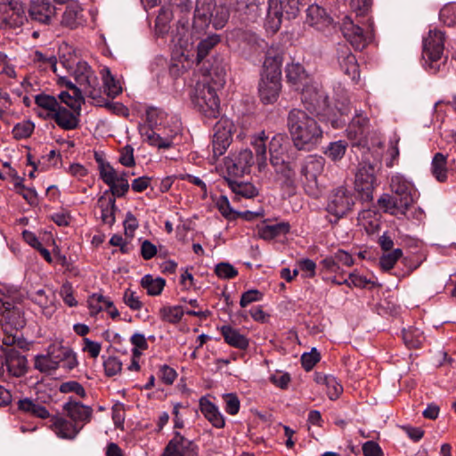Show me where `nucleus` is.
<instances>
[{
	"label": "nucleus",
	"instance_id": "nucleus-1",
	"mask_svg": "<svg viewBox=\"0 0 456 456\" xmlns=\"http://www.w3.org/2000/svg\"><path fill=\"white\" fill-rule=\"evenodd\" d=\"M287 127L293 145L298 151L314 150L323 136V131L318 122L300 109H292L289 112Z\"/></svg>",
	"mask_w": 456,
	"mask_h": 456
},
{
	"label": "nucleus",
	"instance_id": "nucleus-2",
	"mask_svg": "<svg viewBox=\"0 0 456 456\" xmlns=\"http://www.w3.org/2000/svg\"><path fill=\"white\" fill-rule=\"evenodd\" d=\"M283 54L274 49L267 51L258 83V97L263 104H273L281 91Z\"/></svg>",
	"mask_w": 456,
	"mask_h": 456
},
{
	"label": "nucleus",
	"instance_id": "nucleus-3",
	"mask_svg": "<svg viewBox=\"0 0 456 456\" xmlns=\"http://www.w3.org/2000/svg\"><path fill=\"white\" fill-rule=\"evenodd\" d=\"M264 0H232L227 5H216L212 12L211 23L216 29L224 27L230 14L240 23L256 22L263 14Z\"/></svg>",
	"mask_w": 456,
	"mask_h": 456
},
{
	"label": "nucleus",
	"instance_id": "nucleus-4",
	"mask_svg": "<svg viewBox=\"0 0 456 456\" xmlns=\"http://www.w3.org/2000/svg\"><path fill=\"white\" fill-rule=\"evenodd\" d=\"M220 36L216 34H212L200 40L197 45L196 61L198 64L202 63L203 68L206 69V72L208 76L212 77L215 75L217 77V80L215 82V84L223 86L226 74L225 66L223 63V59H215V61L212 64L209 63V60L205 61L210 51L220 43Z\"/></svg>",
	"mask_w": 456,
	"mask_h": 456
},
{
	"label": "nucleus",
	"instance_id": "nucleus-5",
	"mask_svg": "<svg viewBox=\"0 0 456 456\" xmlns=\"http://www.w3.org/2000/svg\"><path fill=\"white\" fill-rule=\"evenodd\" d=\"M301 101L305 108L320 118L330 120L337 126V120L330 118L331 109L327 94L317 86L309 85L301 89Z\"/></svg>",
	"mask_w": 456,
	"mask_h": 456
},
{
	"label": "nucleus",
	"instance_id": "nucleus-6",
	"mask_svg": "<svg viewBox=\"0 0 456 456\" xmlns=\"http://www.w3.org/2000/svg\"><path fill=\"white\" fill-rule=\"evenodd\" d=\"M356 197L353 191L344 186L334 189L329 198L326 207L328 213L334 216L330 219L331 224H338V220L353 210Z\"/></svg>",
	"mask_w": 456,
	"mask_h": 456
},
{
	"label": "nucleus",
	"instance_id": "nucleus-7",
	"mask_svg": "<svg viewBox=\"0 0 456 456\" xmlns=\"http://www.w3.org/2000/svg\"><path fill=\"white\" fill-rule=\"evenodd\" d=\"M192 102L206 117L216 118L219 114V97L216 88L208 83L197 84Z\"/></svg>",
	"mask_w": 456,
	"mask_h": 456
},
{
	"label": "nucleus",
	"instance_id": "nucleus-8",
	"mask_svg": "<svg viewBox=\"0 0 456 456\" xmlns=\"http://www.w3.org/2000/svg\"><path fill=\"white\" fill-rule=\"evenodd\" d=\"M376 166L365 160L359 164L355 174L354 189L358 193L359 199L364 202H370L373 200Z\"/></svg>",
	"mask_w": 456,
	"mask_h": 456
},
{
	"label": "nucleus",
	"instance_id": "nucleus-9",
	"mask_svg": "<svg viewBox=\"0 0 456 456\" xmlns=\"http://www.w3.org/2000/svg\"><path fill=\"white\" fill-rule=\"evenodd\" d=\"M444 50V34L437 29L430 30L428 36L423 40V59L429 62V69L435 74L439 70L436 64Z\"/></svg>",
	"mask_w": 456,
	"mask_h": 456
},
{
	"label": "nucleus",
	"instance_id": "nucleus-10",
	"mask_svg": "<svg viewBox=\"0 0 456 456\" xmlns=\"http://www.w3.org/2000/svg\"><path fill=\"white\" fill-rule=\"evenodd\" d=\"M391 191L397 197L401 214L405 215L415 201V191L413 185L402 175H395L391 178Z\"/></svg>",
	"mask_w": 456,
	"mask_h": 456
},
{
	"label": "nucleus",
	"instance_id": "nucleus-11",
	"mask_svg": "<svg viewBox=\"0 0 456 456\" xmlns=\"http://www.w3.org/2000/svg\"><path fill=\"white\" fill-rule=\"evenodd\" d=\"M0 324L4 332H7L8 329L17 332L26 325V321L20 308L0 299Z\"/></svg>",
	"mask_w": 456,
	"mask_h": 456
},
{
	"label": "nucleus",
	"instance_id": "nucleus-12",
	"mask_svg": "<svg viewBox=\"0 0 456 456\" xmlns=\"http://www.w3.org/2000/svg\"><path fill=\"white\" fill-rule=\"evenodd\" d=\"M232 123L227 119L218 121L214 126L213 153L222 156L232 142Z\"/></svg>",
	"mask_w": 456,
	"mask_h": 456
},
{
	"label": "nucleus",
	"instance_id": "nucleus-13",
	"mask_svg": "<svg viewBox=\"0 0 456 456\" xmlns=\"http://www.w3.org/2000/svg\"><path fill=\"white\" fill-rule=\"evenodd\" d=\"M337 59L344 74L353 81L357 82L360 77L359 65L348 45L338 44L337 48Z\"/></svg>",
	"mask_w": 456,
	"mask_h": 456
},
{
	"label": "nucleus",
	"instance_id": "nucleus-14",
	"mask_svg": "<svg viewBox=\"0 0 456 456\" xmlns=\"http://www.w3.org/2000/svg\"><path fill=\"white\" fill-rule=\"evenodd\" d=\"M28 13L32 21L49 25L56 14V8L51 0H31Z\"/></svg>",
	"mask_w": 456,
	"mask_h": 456
},
{
	"label": "nucleus",
	"instance_id": "nucleus-15",
	"mask_svg": "<svg viewBox=\"0 0 456 456\" xmlns=\"http://www.w3.org/2000/svg\"><path fill=\"white\" fill-rule=\"evenodd\" d=\"M74 78L77 84L84 88V93L92 98H95L97 77L86 61H78L74 70Z\"/></svg>",
	"mask_w": 456,
	"mask_h": 456
},
{
	"label": "nucleus",
	"instance_id": "nucleus-16",
	"mask_svg": "<svg viewBox=\"0 0 456 456\" xmlns=\"http://www.w3.org/2000/svg\"><path fill=\"white\" fill-rule=\"evenodd\" d=\"M216 0H196L192 28L200 32L211 23L212 12L215 11Z\"/></svg>",
	"mask_w": 456,
	"mask_h": 456
},
{
	"label": "nucleus",
	"instance_id": "nucleus-17",
	"mask_svg": "<svg viewBox=\"0 0 456 456\" xmlns=\"http://www.w3.org/2000/svg\"><path fill=\"white\" fill-rule=\"evenodd\" d=\"M196 445L186 439L180 432L175 431L174 437L168 442L162 456H196Z\"/></svg>",
	"mask_w": 456,
	"mask_h": 456
},
{
	"label": "nucleus",
	"instance_id": "nucleus-18",
	"mask_svg": "<svg viewBox=\"0 0 456 456\" xmlns=\"http://www.w3.org/2000/svg\"><path fill=\"white\" fill-rule=\"evenodd\" d=\"M39 116L45 119H53L58 126L64 130H73L77 128L79 126L80 115H77L74 110L70 111L61 104L53 113H47L45 116L40 114Z\"/></svg>",
	"mask_w": 456,
	"mask_h": 456
},
{
	"label": "nucleus",
	"instance_id": "nucleus-19",
	"mask_svg": "<svg viewBox=\"0 0 456 456\" xmlns=\"http://www.w3.org/2000/svg\"><path fill=\"white\" fill-rule=\"evenodd\" d=\"M63 411L74 422L87 423L91 420L93 409L69 397L62 406Z\"/></svg>",
	"mask_w": 456,
	"mask_h": 456
},
{
	"label": "nucleus",
	"instance_id": "nucleus-20",
	"mask_svg": "<svg viewBox=\"0 0 456 456\" xmlns=\"http://www.w3.org/2000/svg\"><path fill=\"white\" fill-rule=\"evenodd\" d=\"M342 33L347 42L355 49L362 50L367 45V40L363 29L346 17L342 26Z\"/></svg>",
	"mask_w": 456,
	"mask_h": 456
},
{
	"label": "nucleus",
	"instance_id": "nucleus-21",
	"mask_svg": "<svg viewBox=\"0 0 456 456\" xmlns=\"http://www.w3.org/2000/svg\"><path fill=\"white\" fill-rule=\"evenodd\" d=\"M27 358L13 348L5 352V364L8 371L15 376L20 377L27 372Z\"/></svg>",
	"mask_w": 456,
	"mask_h": 456
},
{
	"label": "nucleus",
	"instance_id": "nucleus-22",
	"mask_svg": "<svg viewBox=\"0 0 456 456\" xmlns=\"http://www.w3.org/2000/svg\"><path fill=\"white\" fill-rule=\"evenodd\" d=\"M108 195L109 191H105L104 193L98 198L97 207L101 209L102 221L111 226L116 221L115 213L118 208L116 206V199L114 197H108Z\"/></svg>",
	"mask_w": 456,
	"mask_h": 456
},
{
	"label": "nucleus",
	"instance_id": "nucleus-23",
	"mask_svg": "<svg viewBox=\"0 0 456 456\" xmlns=\"http://www.w3.org/2000/svg\"><path fill=\"white\" fill-rule=\"evenodd\" d=\"M268 8L265 18V27L273 33L277 32L281 25L284 13L280 0H268Z\"/></svg>",
	"mask_w": 456,
	"mask_h": 456
},
{
	"label": "nucleus",
	"instance_id": "nucleus-24",
	"mask_svg": "<svg viewBox=\"0 0 456 456\" xmlns=\"http://www.w3.org/2000/svg\"><path fill=\"white\" fill-rule=\"evenodd\" d=\"M51 423V427L54 433L59 437L64 439H74L81 429V427L77 428L75 424L62 417H52Z\"/></svg>",
	"mask_w": 456,
	"mask_h": 456
},
{
	"label": "nucleus",
	"instance_id": "nucleus-25",
	"mask_svg": "<svg viewBox=\"0 0 456 456\" xmlns=\"http://www.w3.org/2000/svg\"><path fill=\"white\" fill-rule=\"evenodd\" d=\"M200 408L205 418L216 428H222L225 425L224 418L218 407L205 397L200 400Z\"/></svg>",
	"mask_w": 456,
	"mask_h": 456
},
{
	"label": "nucleus",
	"instance_id": "nucleus-26",
	"mask_svg": "<svg viewBox=\"0 0 456 456\" xmlns=\"http://www.w3.org/2000/svg\"><path fill=\"white\" fill-rule=\"evenodd\" d=\"M305 22L310 26H315L320 28L330 24L332 18L327 13L324 8L317 4H312L306 9Z\"/></svg>",
	"mask_w": 456,
	"mask_h": 456
},
{
	"label": "nucleus",
	"instance_id": "nucleus-27",
	"mask_svg": "<svg viewBox=\"0 0 456 456\" xmlns=\"http://www.w3.org/2000/svg\"><path fill=\"white\" fill-rule=\"evenodd\" d=\"M224 181L235 194L234 200H239L240 197L253 199L258 195L257 189L250 183L237 182L229 177H224Z\"/></svg>",
	"mask_w": 456,
	"mask_h": 456
},
{
	"label": "nucleus",
	"instance_id": "nucleus-28",
	"mask_svg": "<svg viewBox=\"0 0 456 456\" xmlns=\"http://www.w3.org/2000/svg\"><path fill=\"white\" fill-rule=\"evenodd\" d=\"M220 331L225 343L229 346L240 350H245L248 347V339L240 334L238 330L229 325H224L221 327Z\"/></svg>",
	"mask_w": 456,
	"mask_h": 456
},
{
	"label": "nucleus",
	"instance_id": "nucleus-29",
	"mask_svg": "<svg viewBox=\"0 0 456 456\" xmlns=\"http://www.w3.org/2000/svg\"><path fill=\"white\" fill-rule=\"evenodd\" d=\"M282 189L292 191L296 189V172L289 162L280 166L275 170Z\"/></svg>",
	"mask_w": 456,
	"mask_h": 456
},
{
	"label": "nucleus",
	"instance_id": "nucleus-30",
	"mask_svg": "<svg viewBox=\"0 0 456 456\" xmlns=\"http://www.w3.org/2000/svg\"><path fill=\"white\" fill-rule=\"evenodd\" d=\"M18 410L23 413L43 419L50 417V413L45 406L28 397L19 400Z\"/></svg>",
	"mask_w": 456,
	"mask_h": 456
},
{
	"label": "nucleus",
	"instance_id": "nucleus-31",
	"mask_svg": "<svg viewBox=\"0 0 456 456\" xmlns=\"http://www.w3.org/2000/svg\"><path fill=\"white\" fill-rule=\"evenodd\" d=\"M286 77L288 82L297 86V90L302 86H309L306 82L307 75L304 67L299 63H292L286 68Z\"/></svg>",
	"mask_w": 456,
	"mask_h": 456
},
{
	"label": "nucleus",
	"instance_id": "nucleus-32",
	"mask_svg": "<svg viewBox=\"0 0 456 456\" xmlns=\"http://www.w3.org/2000/svg\"><path fill=\"white\" fill-rule=\"evenodd\" d=\"M447 158L441 152H436L432 159L431 172L436 179L440 182H445L447 179Z\"/></svg>",
	"mask_w": 456,
	"mask_h": 456
},
{
	"label": "nucleus",
	"instance_id": "nucleus-33",
	"mask_svg": "<svg viewBox=\"0 0 456 456\" xmlns=\"http://www.w3.org/2000/svg\"><path fill=\"white\" fill-rule=\"evenodd\" d=\"M290 225L287 222L265 225L260 228L258 234L264 240H272L275 237L285 235L289 232Z\"/></svg>",
	"mask_w": 456,
	"mask_h": 456
},
{
	"label": "nucleus",
	"instance_id": "nucleus-34",
	"mask_svg": "<svg viewBox=\"0 0 456 456\" xmlns=\"http://www.w3.org/2000/svg\"><path fill=\"white\" fill-rule=\"evenodd\" d=\"M253 153L250 150L241 151L236 158L232 167H229L228 169L237 175L239 173H245L248 168L253 165Z\"/></svg>",
	"mask_w": 456,
	"mask_h": 456
},
{
	"label": "nucleus",
	"instance_id": "nucleus-35",
	"mask_svg": "<svg viewBox=\"0 0 456 456\" xmlns=\"http://www.w3.org/2000/svg\"><path fill=\"white\" fill-rule=\"evenodd\" d=\"M82 9L77 3L68 4L66 11L62 15L61 25L75 28L79 24V16H81Z\"/></svg>",
	"mask_w": 456,
	"mask_h": 456
},
{
	"label": "nucleus",
	"instance_id": "nucleus-36",
	"mask_svg": "<svg viewBox=\"0 0 456 456\" xmlns=\"http://www.w3.org/2000/svg\"><path fill=\"white\" fill-rule=\"evenodd\" d=\"M166 285V280L158 277L153 279L150 274L144 275L141 280V286L147 290L150 296L160 295Z\"/></svg>",
	"mask_w": 456,
	"mask_h": 456
},
{
	"label": "nucleus",
	"instance_id": "nucleus-37",
	"mask_svg": "<svg viewBox=\"0 0 456 456\" xmlns=\"http://www.w3.org/2000/svg\"><path fill=\"white\" fill-rule=\"evenodd\" d=\"M145 135L148 143L159 149H169L174 145V135L162 136L151 129L147 131Z\"/></svg>",
	"mask_w": 456,
	"mask_h": 456
},
{
	"label": "nucleus",
	"instance_id": "nucleus-38",
	"mask_svg": "<svg viewBox=\"0 0 456 456\" xmlns=\"http://www.w3.org/2000/svg\"><path fill=\"white\" fill-rule=\"evenodd\" d=\"M348 143L346 141L339 140L331 142L324 150L323 153L332 161L340 160L346 151Z\"/></svg>",
	"mask_w": 456,
	"mask_h": 456
},
{
	"label": "nucleus",
	"instance_id": "nucleus-39",
	"mask_svg": "<svg viewBox=\"0 0 456 456\" xmlns=\"http://www.w3.org/2000/svg\"><path fill=\"white\" fill-rule=\"evenodd\" d=\"M403 339L404 344L409 348H419L424 340L422 332L414 327H410L408 330L403 329Z\"/></svg>",
	"mask_w": 456,
	"mask_h": 456
},
{
	"label": "nucleus",
	"instance_id": "nucleus-40",
	"mask_svg": "<svg viewBox=\"0 0 456 456\" xmlns=\"http://www.w3.org/2000/svg\"><path fill=\"white\" fill-rule=\"evenodd\" d=\"M34 368L42 373H51L59 366L48 352L47 354H38L35 357Z\"/></svg>",
	"mask_w": 456,
	"mask_h": 456
},
{
	"label": "nucleus",
	"instance_id": "nucleus-41",
	"mask_svg": "<svg viewBox=\"0 0 456 456\" xmlns=\"http://www.w3.org/2000/svg\"><path fill=\"white\" fill-rule=\"evenodd\" d=\"M184 314V310L181 305L164 306L159 310L160 318L164 322L173 324L178 323Z\"/></svg>",
	"mask_w": 456,
	"mask_h": 456
},
{
	"label": "nucleus",
	"instance_id": "nucleus-42",
	"mask_svg": "<svg viewBox=\"0 0 456 456\" xmlns=\"http://www.w3.org/2000/svg\"><path fill=\"white\" fill-rule=\"evenodd\" d=\"M397 197L394 195H390L387 193H384L378 200V204L380 208H382L385 212L395 215L396 212L401 213V208L398 204Z\"/></svg>",
	"mask_w": 456,
	"mask_h": 456
},
{
	"label": "nucleus",
	"instance_id": "nucleus-43",
	"mask_svg": "<svg viewBox=\"0 0 456 456\" xmlns=\"http://www.w3.org/2000/svg\"><path fill=\"white\" fill-rule=\"evenodd\" d=\"M280 3L289 20L297 18L305 5L303 0H280Z\"/></svg>",
	"mask_w": 456,
	"mask_h": 456
},
{
	"label": "nucleus",
	"instance_id": "nucleus-44",
	"mask_svg": "<svg viewBox=\"0 0 456 456\" xmlns=\"http://www.w3.org/2000/svg\"><path fill=\"white\" fill-rule=\"evenodd\" d=\"M216 205L219 212L224 218L232 221L236 220L239 217V211L234 210L231 207L229 200L226 196L221 195L216 200Z\"/></svg>",
	"mask_w": 456,
	"mask_h": 456
},
{
	"label": "nucleus",
	"instance_id": "nucleus-45",
	"mask_svg": "<svg viewBox=\"0 0 456 456\" xmlns=\"http://www.w3.org/2000/svg\"><path fill=\"white\" fill-rule=\"evenodd\" d=\"M265 139H268V137L265 136V134L263 133V136H259L253 142V147L256 151L258 168L260 171L266 166Z\"/></svg>",
	"mask_w": 456,
	"mask_h": 456
},
{
	"label": "nucleus",
	"instance_id": "nucleus-46",
	"mask_svg": "<svg viewBox=\"0 0 456 456\" xmlns=\"http://www.w3.org/2000/svg\"><path fill=\"white\" fill-rule=\"evenodd\" d=\"M35 102L38 107H41L46 110L48 113H53L56 109L59 108L60 103L54 96L40 94L36 95Z\"/></svg>",
	"mask_w": 456,
	"mask_h": 456
},
{
	"label": "nucleus",
	"instance_id": "nucleus-47",
	"mask_svg": "<svg viewBox=\"0 0 456 456\" xmlns=\"http://www.w3.org/2000/svg\"><path fill=\"white\" fill-rule=\"evenodd\" d=\"M35 128L33 122L27 120L18 123L12 128L13 138L16 140L25 139L31 135Z\"/></svg>",
	"mask_w": 456,
	"mask_h": 456
},
{
	"label": "nucleus",
	"instance_id": "nucleus-48",
	"mask_svg": "<svg viewBox=\"0 0 456 456\" xmlns=\"http://www.w3.org/2000/svg\"><path fill=\"white\" fill-rule=\"evenodd\" d=\"M403 256L401 248H395L392 252L384 254L379 258V265L383 271L392 269L396 261Z\"/></svg>",
	"mask_w": 456,
	"mask_h": 456
},
{
	"label": "nucleus",
	"instance_id": "nucleus-49",
	"mask_svg": "<svg viewBox=\"0 0 456 456\" xmlns=\"http://www.w3.org/2000/svg\"><path fill=\"white\" fill-rule=\"evenodd\" d=\"M59 391L63 394L75 393L81 398H85L86 396V392L84 387L75 380L61 383L60 385Z\"/></svg>",
	"mask_w": 456,
	"mask_h": 456
},
{
	"label": "nucleus",
	"instance_id": "nucleus-50",
	"mask_svg": "<svg viewBox=\"0 0 456 456\" xmlns=\"http://www.w3.org/2000/svg\"><path fill=\"white\" fill-rule=\"evenodd\" d=\"M321 354L316 348H312L311 352L304 353L301 356L302 367L306 370L310 371L314 366L320 362Z\"/></svg>",
	"mask_w": 456,
	"mask_h": 456
},
{
	"label": "nucleus",
	"instance_id": "nucleus-51",
	"mask_svg": "<svg viewBox=\"0 0 456 456\" xmlns=\"http://www.w3.org/2000/svg\"><path fill=\"white\" fill-rule=\"evenodd\" d=\"M49 353L56 363L60 367V364L72 353V349L68 346L52 345L48 348Z\"/></svg>",
	"mask_w": 456,
	"mask_h": 456
},
{
	"label": "nucleus",
	"instance_id": "nucleus-52",
	"mask_svg": "<svg viewBox=\"0 0 456 456\" xmlns=\"http://www.w3.org/2000/svg\"><path fill=\"white\" fill-rule=\"evenodd\" d=\"M280 142L276 137H273L270 142V163L274 167V170L278 168L280 166L286 163V161L279 156L278 147H280Z\"/></svg>",
	"mask_w": 456,
	"mask_h": 456
},
{
	"label": "nucleus",
	"instance_id": "nucleus-53",
	"mask_svg": "<svg viewBox=\"0 0 456 456\" xmlns=\"http://www.w3.org/2000/svg\"><path fill=\"white\" fill-rule=\"evenodd\" d=\"M216 274L222 279H232L238 275V271L229 263L222 262L216 265Z\"/></svg>",
	"mask_w": 456,
	"mask_h": 456
},
{
	"label": "nucleus",
	"instance_id": "nucleus-54",
	"mask_svg": "<svg viewBox=\"0 0 456 456\" xmlns=\"http://www.w3.org/2000/svg\"><path fill=\"white\" fill-rule=\"evenodd\" d=\"M103 367L106 376L112 377L122 370V362L118 358L110 356L104 361Z\"/></svg>",
	"mask_w": 456,
	"mask_h": 456
},
{
	"label": "nucleus",
	"instance_id": "nucleus-55",
	"mask_svg": "<svg viewBox=\"0 0 456 456\" xmlns=\"http://www.w3.org/2000/svg\"><path fill=\"white\" fill-rule=\"evenodd\" d=\"M224 400L225 403V411L228 414L235 415L239 412L240 403L236 394H225L224 395Z\"/></svg>",
	"mask_w": 456,
	"mask_h": 456
},
{
	"label": "nucleus",
	"instance_id": "nucleus-56",
	"mask_svg": "<svg viewBox=\"0 0 456 456\" xmlns=\"http://www.w3.org/2000/svg\"><path fill=\"white\" fill-rule=\"evenodd\" d=\"M124 303L134 311H138L142 307V303L139 297L135 295V292L130 289H126L123 295Z\"/></svg>",
	"mask_w": 456,
	"mask_h": 456
},
{
	"label": "nucleus",
	"instance_id": "nucleus-57",
	"mask_svg": "<svg viewBox=\"0 0 456 456\" xmlns=\"http://www.w3.org/2000/svg\"><path fill=\"white\" fill-rule=\"evenodd\" d=\"M100 177L101 179L107 184L112 185L114 182L118 179V175L113 167L107 162L105 167H101Z\"/></svg>",
	"mask_w": 456,
	"mask_h": 456
},
{
	"label": "nucleus",
	"instance_id": "nucleus-58",
	"mask_svg": "<svg viewBox=\"0 0 456 456\" xmlns=\"http://www.w3.org/2000/svg\"><path fill=\"white\" fill-rule=\"evenodd\" d=\"M306 161L313 173L311 174V177H313V179H316L317 175L323 171L325 159L321 156H310Z\"/></svg>",
	"mask_w": 456,
	"mask_h": 456
},
{
	"label": "nucleus",
	"instance_id": "nucleus-59",
	"mask_svg": "<svg viewBox=\"0 0 456 456\" xmlns=\"http://www.w3.org/2000/svg\"><path fill=\"white\" fill-rule=\"evenodd\" d=\"M119 162L127 167H134L135 165L134 157V148L127 144L123 147L120 151Z\"/></svg>",
	"mask_w": 456,
	"mask_h": 456
},
{
	"label": "nucleus",
	"instance_id": "nucleus-60",
	"mask_svg": "<svg viewBox=\"0 0 456 456\" xmlns=\"http://www.w3.org/2000/svg\"><path fill=\"white\" fill-rule=\"evenodd\" d=\"M263 294L258 289H249L244 292L240 300V305L246 307L253 302H256L262 299Z\"/></svg>",
	"mask_w": 456,
	"mask_h": 456
},
{
	"label": "nucleus",
	"instance_id": "nucleus-61",
	"mask_svg": "<svg viewBox=\"0 0 456 456\" xmlns=\"http://www.w3.org/2000/svg\"><path fill=\"white\" fill-rule=\"evenodd\" d=\"M103 300L104 297L101 294L95 293L89 297L87 303L92 315L97 314L98 313L103 311Z\"/></svg>",
	"mask_w": 456,
	"mask_h": 456
},
{
	"label": "nucleus",
	"instance_id": "nucleus-62",
	"mask_svg": "<svg viewBox=\"0 0 456 456\" xmlns=\"http://www.w3.org/2000/svg\"><path fill=\"white\" fill-rule=\"evenodd\" d=\"M106 72L107 75L103 77L104 85L108 89V95L114 97L121 92V88L118 86V83L111 75L110 69H107Z\"/></svg>",
	"mask_w": 456,
	"mask_h": 456
},
{
	"label": "nucleus",
	"instance_id": "nucleus-63",
	"mask_svg": "<svg viewBox=\"0 0 456 456\" xmlns=\"http://www.w3.org/2000/svg\"><path fill=\"white\" fill-rule=\"evenodd\" d=\"M31 299L34 303L44 309L48 308L53 304L52 299H50L49 297L45 295V291L44 289L37 290L34 294H32Z\"/></svg>",
	"mask_w": 456,
	"mask_h": 456
},
{
	"label": "nucleus",
	"instance_id": "nucleus-64",
	"mask_svg": "<svg viewBox=\"0 0 456 456\" xmlns=\"http://www.w3.org/2000/svg\"><path fill=\"white\" fill-rule=\"evenodd\" d=\"M362 453L364 456H383L381 447L374 441H367L362 444Z\"/></svg>",
	"mask_w": 456,
	"mask_h": 456
}]
</instances>
